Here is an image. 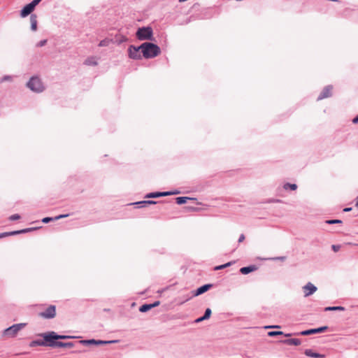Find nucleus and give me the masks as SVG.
<instances>
[{"label": "nucleus", "mask_w": 358, "mask_h": 358, "mask_svg": "<svg viewBox=\"0 0 358 358\" xmlns=\"http://www.w3.org/2000/svg\"><path fill=\"white\" fill-rule=\"evenodd\" d=\"M142 55L145 59H151L161 53L160 48L155 43L144 42L140 45Z\"/></svg>", "instance_id": "obj_1"}, {"label": "nucleus", "mask_w": 358, "mask_h": 358, "mask_svg": "<svg viewBox=\"0 0 358 358\" xmlns=\"http://www.w3.org/2000/svg\"><path fill=\"white\" fill-rule=\"evenodd\" d=\"M26 87L35 93H41L45 90V86L41 78L36 76L30 78Z\"/></svg>", "instance_id": "obj_2"}, {"label": "nucleus", "mask_w": 358, "mask_h": 358, "mask_svg": "<svg viewBox=\"0 0 358 358\" xmlns=\"http://www.w3.org/2000/svg\"><path fill=\"white\" fill-rule=\"evenodd\" d=\"M136 36L139 41H153L152 28L150 26L139 27L136 33Z\"/></svg>", "instance_id": "obj_3"}, {"label": "nucleus", "mask_w": 358, "mask_h": 358, "mask_svg": "<svg viewBox=\"0 0 358 358\" xmlns=\"http://www.w3.org/2000/svg\"><path fill=\"white\" fill-rule=\"evenodd\" d=\"M39 336L43 338L44 346L55 348L57 347V342L56 339V332L48 331L39 334Z\"/></svg>", "instance_id": "obj_4"}, {"label": "nucleus", "mask_w": 358, "mask_h": 358, "mask_svg": "<svg viewBox=\"0 0 358 358\" xmlns=\"http://www.w3.org/2000/svg\"><path fill=\"white\" fill-rule=\"evenodd\" d=\"M25 325V323L15 324L5 329L2 332V336L8 338H13Z\"/></svg>", "instance_id": "obj_5"}, {"label": "nucleus", "mask_w": 358, "mask_h": 358, "mask_svg": "<svg viewBox=\"0 0 358 358\" xmlns=\"http://www.w3.org/2000/svg\"><path fill=\"white\" fill-rule=\"evenodd\" d=\"M141 48L139 46H135L134 45H130L128 48V55L129 57L132 59H141L142 58V55L140 52Z\"/></svg>", "instance_id": "obj_6"}, {"label": "nucleus", "mask_w": 358, "mask_h": 358, "mask_svg": "<svg viewBox=\"0 0 358 358\" xmlns=\"http://www.w3.org/2000/svg\"><path fill=\"white\" fill-rule=\"evenodd\" d=\"M39 315L44 319H52L56 315V306L50 305L44 311L41 312Z\"/></svg>", "instance_id": "obj_7"}, {"label": "nucleus", "mask_w": 358, "mask_h": 358, "mask_svg": "<svg viewBox=\"0 0 358 358\" xmlns=\"http://www.w3.org/2000/svg\"><path fill=\"white\" fill-rule=\"evenodd\" d=\"M328 328L329 327L327 326H322V327H320L318 328L306 329V330L302 331L301 332H299L296 334L302 335V336H308V335L315 334H320V333H323L325 331H327L328 329Z\"/></svg>", "instance_id": "obj_8"}, {"label": "nucleus", "mask_w": 358, "mask_h": 358, "mask_svg": "<svg viewBox=\"0 0 358 358\" xmlns=\"http://www.w3.org/2000/svg\"><path fill=\"white\" fill-rule=\"evenodd\" d=\"M333 86L329 85L324 87L320 95L317 96V100L320 101L323 99L329 98L332 95Z\"/></svg>", "instance_id": "obj_9"}, {"label": "nucleus", "mask_w": 358, "mask_h": 358, "mask_svg": "<svg viewBox=\"0 0 358 358\" xmlns=\"http://www.w3.org/2000/svg\"><path fill=\"white\" fill-rule=\"evenodd\" d=\"M36 6L31 3V1L25 5L20 10V16L25 17L30 15L35 9Z\"/></svg>", "instance_id": "obj_10"}, {"label": "nucleus", "mask_w": 358, "mask_h": 358, "mask_svg": "<svg viewBox=\"0 0 358 358\" xmlns=\"http://www.w3.org/2000/svg\"><path fill=\"white\" fill-rule=\"evenodd\" d=\"M303 289H304L305 296H309L312 295L317 289V287L311 282H308L305 286H303Z\"/></svg>", "instance_id": "obj_11"}, {"label": "nucleus", "mask_w": 358, "mask_h": 358, "mask_svg": "<svg viewBox=\"0 0 358 358\" xmlns=\"http://www.w3.org/2000/svg\"><path fill=\"white\" fill-rule=\"evenodd\" d=\"M213 287L212 284H205L199 287H198L194 292L193 296H199L207 291H208Z\"/></svg>", "instance_id": "obj_12"}, {"label": "nucleus", "mask_w": 358, "mask_h": 358, "mask_svg": "<svg viewBox=\"0 0 358 358\" xmlns=\"http://www.w3.org/2000/svg\"><path fill=\"white\" fill-rule=\"evenodd\" d=\"M69 216V214H61L55 217H45L41 220L43 223L47 224L52 221H57L62 218H65Z\"/></svg>", "instance_id": "obj_13"}, {"label": "nucleus", "mask_w": 358, "mask_h": 358, "mask_svg": "<svg viewBox=\"0 0 358 358\" xmlns=\"http://www.w3.org/2000/svg\"><path fill=\"white\" fill-rule=\"evenodd\" d=\"M169 193L167 192H150L145 194V199H154V198H159L162 196H169Z\"/></svg>", "instance_id": "obj_14"}, {"label": "nucleus", "mask_w": 358, "mask_h": 358, "mask_svg": "<svg viewBox=\"0 0 358 358\" xmlns=\"http://www.w3.org/2000/svg\"><path fill=\"white\" fill-rule=\"evenodd\" d=\"M257 269V266L256 265H250L248 266H244L240 268L241 273L243 275H248L251 272L255 271Z\"/></svg>", "instance_id": "obj_15"}, {"label": "nucleus", "mask_w": 358, "mask_h": 358, "mask_svg": "<svg viewBox=\"0 0 358 358\" xmlns=\"http://www.w3.org/2000/svg\"><path fill=\"white\" fill-rule=\"evenodd\" d=\"M304 354L307 356V357H313V358H324L325 357V355H323V354H320V353H318V352H313L312 350L310 349H306L304 351Z\"/></svg>", "instance_id": "obj_16"}, {"label": "nucleus", "mask_w": 358, "mask_h": 358, "mask_svg": "<svg viewBox=\"0 0 358 358\" xmlns=\"http://www.w3.org/2000/svg\"><path fill=\"white\" fill-rule=\"evenodd\" d=\"M283 343L287 345H299L301 342V340L298 338H288L282 341Z\"/></svg>", "instance_id": "obj_17"}, {"label": "nucleus", "mask_w": 358, "mask_h": 358, "mask_svg": "<svg viewBox=\"0 0 358 358\" xmlns=\"http://www.w3.org/2000/svg\"><path fill=\"white\" fill-rule=\"evenodd\" d=\"M195 198H190L187 196H178L176 198V202L178 205L185 204L188 200H195Z\"/></svg>", "instance_id": "obj_18"}, {"label": "nucleus", "mask_w": 358, "mask_h": 358, "mask_svg": "<svg viewBox=\"0 0 358 358\" xmlns=\"http://www.w3.org/2000/svg\"><path fill=\"white\" fill-rule=\"evenodd\" d=\"M268 336L270 337H274L277 336L284 335L286 337H290L292 334H285L281 331H271L267 333Z\"/></svg>", "instance_id": "obj_19"}, {"label": "nucleus", "mask_w": 358, "mask_h": 358, "mask_svg": "<svg viewBox=\"0 0 358 358\" xmlns=\"http://www.w3.org/2000/svg\"><path fill=\"white\" fill-rule=\"evenodd\" d=\"M37 17L35 14H31L30 22H31V29L36 31L37 29Z\"/></svg>", "instance_id": "obj_20"}, {"label": "nucleus", "mask_w": 358, "mask_h": 358, "mask_svg": "<svg viewBox=\"0 0 358 358\" xmlns=\"http://www.w3.org/2000/svg\"><path fill=\"white\" fill-rule=\"evenodd\" d=\"M73 346H75V343L73 342L64 343L62 341H58L57 345V347L58 348H73Z\"/></svg>", "instance_id": "obj_21"}, {"label": "nucleus", "mask_w": 358, "mask_h": 358, "mask_svg": "<svg viewBox=\"0 0 358 358\" xmlns=\"http://www.w3.org/2000/svg\"><path fill=\"white\" fill-rule=\"evenodd\" d=\"M283 188L285 190H292V191H294L297 189V185L294 183H289V182H285L284 185H283Z\"/></svg>", "instance_id": "obj_22"}, {"label": "nucleus", "mask_w": 358, "mask_h": 358, "mask_svg": "<svg viewBox=\"0 0 358 358\" xmlns=\"http://www.w3.org/2000/svg\"><path fill=\"white\" fill-rule=\"evenodd\" d=\"M117 340H112V341H102V340H96L95 339V345H106L117 343Z\"/></svg>", "instance_id": "obj_23"}, {"label": "nucleus", "mask_w": 358, "mask_h": 358, "mask_svg": "<svg viewBox=\"0 0 358 358\" xmlns=\"http://www.w3.org/2000/svg\"><path fill=\"white\" fill-rule=\"evenodd\" d=\"M78 343L82 344L83 345H95V339H86V340H80L78 341Z\"/></svg>", "instance_id": "obj_24"}, {"label": "nucleus", "mask_w": 358, "mask_h": 358, "mask_svg": "<svg viewBox=\"0 0 358 358\" xmlns=\"http://www.w3.org/2000/svg\"><path fill=\"white\" fill-rule=\"evenodd\" d=\"M29 346L31 348L36 347V346H44L43 340H40V339L34 340L30 343Z\"/></svg>", "instance_id": "obj_25"}, {"label": "nucleus", "mask_w": 358, "mask_h": 358, "mask_svg": "<svg viewBox=\"0 0 358 358\" xmlns=\"http://www.w3.org/2000/svg\"><path fill=\"white\" fill-rule=\"evenodd\" d=\"M84 64L87 66H96L98 64L97 62L93 57L86 59Z\"/></svg>", "instance_id": "obj_26"}, {"label": "nucleus", "mask_w": 358, "mask_h": 358, "mask_svg": "<svg viewBox=\"0 0 358 358\" xmlns=\"http://www.w3.org/2000/svg\"><path fill=\"white\" fill-rule=\"evenodd\" d=\"M152 309V306L150 303H144L139 308V311L141 313H146Z\"/></svg>", "instance_id": "obj_27"}, {"label": "nucleus", "mask_w": 358, "mask_h": 358, "mask_svg": "<svg viewBox=\"0 0 358 358\" xmlns=\"http://www.w3.org/2000/svg\"><path fill=\"white\" fill-rule=\"evenodd\" d=\"M345 308L343 306H328L324 308L325 311H332V310H344Z\"/></svg>", "instance_id": "obj_28"}, {"label": "nucleus", "mask_w": 358, "mask_h": 358, "mask_svg": "<svg viewBox=\"0 0 358 358\" xmlns=\"http://www.w3.org/2000/svg\"><path fill=\"white\" fill-rule=\"evenodd\" d=\"M14 76H10V75H6L3 76L1 78H0V83H4V82H12L13 80Z\"/></svg>", "instance_id": "obj_29"}, {"label": "nucleus", "mask_w": 358, "mask_h": 358, "mask_svg": "<svg viewBox=\"0 0 358 358\" xmlns=\"http://www.w3.org/2000/svg\"><path fill=\"white\" fill-rule=\"evenodd\" d=\"M76 338V336H67V335H60L56 333V339L57 341H59L58 340H65V339H69V338Z\"/></svg>", "instance_id": "obj_30"}, {"label": "nucleus", "mask_w": 358, "mask_h": 358, "mask_svg": "<svg viewBox=\"0 0 358 358\" xmlns=\"http://www.w3.org/2000/svg\"><path fill=\"white\" fill-rule=\"evenodd\" d=\"M233 264L232 262H227L226 264H221V265H219V266H216L215 268H214V270L215 271H218V270H221V269H224L229 266H231V264Z\"/></svg>", "instance_id": "obj_31"}, {"label": "nucleus", "mask_w": 358, "mask_h": 358, "mask_svg": "<svg viewBox=\"0 0 358 358\" xmlns=\"http://www.w3.org/2000/svg\"><path fill=\"white\" fill-rule=\"evenodd\" d=\"M325 223L327 224H341L342 220L338 219H334V220H327L325 221Z\"/></svg>", "instance_id": "obj_32"}, {"label": "nucleus", "mask_w": 358, "mask_h": 358, "mask_svg": "<svg viewBox=\"0 0 358 358\" xmlns=\"http://www.w3.org/2000/svg\"><path fill=\"white\" fill-rule=\"evenodd\" d=\"M130 205H134L136 208H140L145 207V201H137V202L130 203Z\"/></svg>", "instance_id": "obj_33"}, {"label": "nucleus", "mask_w": 358, "mask_h": 358, "mask_svg": "<svg viewBox=\"0 0 358 358\" xmlns=\"http://www.w3.org/2000/svg\"><path fill=\"white\" fill-rule=\"evenodd\" d=\"M211 313H212L211 309L209 308H206L205 310L204 314L203 315V318L206 319V320L209 319L211 315Z\"/></svg>", "instance_id": "obj_34"}, {"label": "nucleus", "mask_w": 358, "mask_h": 358, "mask_svg": "<svg viewBox=\"0 0 358 358\" xmlns=\"http://www.w3.org/2000/svg\"><path fill=\"white\" fill-rule=\"evenodd\" d=\"M40 228H41V227H40ZM38 229H39V227H30V228H26V229H21V231H22V234H26V233L36 230Z\"/></svg>", "instance_id": "obj_35"}, {"label": "nucleus", "mask_w": 358, "mask_h": 358, "mask_svg": "<svg viewBox=\"0 0 358 358\" xmlns=\"http://www.w3.org/2000/svg\"><path fill=\"white\" fill-rule=\"evenodd\" d=\"M109 44V41L108 39H103V40H101L99 43V47H104V46H107Z\"/></svg>", "instance_id": "obj_36"}, {"label": "nucleus", "mask_w": 358, "mask_h": 358, "mask_svg": "<svg viewBox=\"0 0 358 358\" xmlns=\"http://www.w3.org/2000/svg\"><path fill=\"white\" fill-rule=\"evenodd\" d=\"M8 219L10 221H15L20 219V215L19 214H14L10 215Z\"/></svg>", "instance_id": "obj_37"}, {"label": "nucleus", "mask_w": 358, "mask_h": 358, "mask_svg": "<svg viewBox=\"0 0 358 358\" xmlns=\"http://www.w3.org/2000/svg\"><path fill=\"white\" fill-rule=\"evenodd\" d=\"M46 43H47V40L46 39L41 40L38 43H37L36 47H43L45 45H46Z\"/></svg>", "instance_id": "obj_38"}, {"label": "nucleus", "mask_w": 358, "mask_h": 358, "mask_svg": "<svg viewBox=\"0 0 358 358\" xmlns=\"http://www.w3.org/2000/svg\"><path fill=\"white\" fill-rule=\"evenodd\" d=\"M146 205H152L157 203V201H153V200H144Z\"/></svg>", "instance_id": "obj_39"}, {"label": "nucleus", "mask_w": 358, "mask_h": 358, "mask_svg": "<svg viewBox=\"0 0 358 358\" xmlns=\"http://www.w3.org/2000/svg\"><path fill=\"white\" fill-rule=\"evenodd\" d=\"M331 248L334 252H338L340 250L341 246L339 245H332Z\"/></svg>", "instance_id": "obj_40"}, {"label": "nucleus", "mask_w": 358, "mask_h": 358, "mask_svg": "<svg viewBox=\"0 0 358 358\" xmlns=\"http://www.w3.org/2000/svg\"><path fill=\"white\" fill-rule=\"evenodd\" d=\"M271 259H273V260L285 261L286 259V257H285V256L276 257L272 258Z\"/></svg>", "instance_id": "obj_41"}, {"label": "nucleus", "mask_w": 358, "mask_h": 358, "mask_svg": "<svg viewBox=\"0 0 358 358\" xmlns=\"http://www.w3.org/2000/svg\"><path fill=\"white\" fill-rule=\"evenodd\" d=\"M3 234L4 235V238L10 236H15L13 231L9 232H3Z\"/></svg>", "instance_id": "obj_42"}, {"label": "nucleus", "mask_w": 358, "mask_h": 358, "mask_svg": "<svg viewBox=\"0 0 358 358\" xmlns=\"http://www.w3.org/2000/svg\"><path fill=\"white\" fill-rule=\"evenodd\" d=\"M167 192L169 193V196H171V195H176V194H180V191L178 190H175V191H167Z\"/></svg>", "instance_id": "obj_43"}, {"label": "nucleus", "mask_w": 358, "mask_h": 358, "mask_svg": "<svg viewBox=\"0 0 358 358\" xmlns=\"http://www.w3.org/2000/svg\"><path fill=\"white\" fill-rule=\"evenodd\" d=\"M150 304L152 306V308H155V307L158 306L160 304V301H156L154 303H150Z\"/></svg>", "instance_id": "obj_44"}, {"label": "nucleus", "mask_w": 358, "mask_h": 358, "mask_svg": "<svg viewBox=\"0 0 358 358\" xmlns=\"http://www.w3.org/2000/svg\"><path fill=\"white\" fill-rule=\"evenodd\" d=\"M203 320H206V319H203V316L200 317H198L197 319L195 320L194 322L195 323H199V322H201Z\"/></svg>", "instance_id": "obj_45"}, {"label": "nucleus", "mask_w": 358, "mask_h": 358, "mask_svg": "<svg viewBox=\"0 0 358 358\" xmlns=\"http://www.w3.org/2000/svg\"><path fill=\"white\" fill-rule=\"evenodd\" d=\"M280 327L278 325H269V326H265V329H271V328H280Z\"/></svg>", "instance_id": "obj_46"}, {"label": "nucleus", "mask_w": 358, "mask_h": 358, "mask_svg": "<svg viewBox=\"0 0 358 358\" xmlns=\"http://www.w3.org/2000/svg\"><path fill=\"white\" fill-rule=\"evenodd\" d=\"M245 240V236L244 234H241L240 236H239V238H238V243H241L243 242V241Z\"/></svg>", "instance_id": "obj_47"}, {"label": "nucleus", "mask_w": 358, "mask_h": 358, "mask_svg": "<svg viewBox=\"0 0 358 358\" xmlns=\"http://www.w3.org/2000/svg\"><path fill=\"white\" fill-rule=\"evenodd\" d=\"M42 0H33L31 3L36 6Z\"/></svg>", "instance_id": "obj_48"}, {"label": "nucleus", "mask_w": 358, "mask_h": 358, "mask_svg": "<svg viewBox=\"0 0 358 358\" xmlns=\"http://www.w3.org/2000/svg\"><path fill=\"white\" fill-rule=\"evenodd\" d=\"M352 122L354 124H358V115L353 118Z\"/></svg>", "instance_id": "obj_49"}, {"label": "nucleus", "mask_w": 358, "mask_h": 358, "mask_svg": "<svg viewBox=\"0 0 358 358\" xmlns=\"http://www.w3.org/2000/svg\"><path fill=\"white\" fill-rule=\"evenodd\" d=\"M352 210V207H346L343 209V211L344 212H350Z\"/></svg>", "instance_id": "obj_50"}, {"label": "nucleus", "mask_w": 358, "mask_h": 358, "mask_svg": "<svg viewBox=\"0 0 358 358\" xmlns=\"http://www.w3.org/2000/svg\"><path fill=\"white\" fill-rule=\"evenodd\" d=\"M268 202H270V203H271V202H277V203H279V202H281V201H280V199H271V200H269V201H268Z\"/></svg>", "instance_id": "obj_51"}, {"label": "nucleus", "mask_w": 358, "mask_h": 358, "mask_svg": "<svg viewBox=\"0 0 358 358\" xmlns=\"http://www.w3.org/2000/svg\"><path fill=\"white\" fill-rule=\"evenodd\" d=\"M14 231L15 235H18V234H22V231H21V229L20 230H17V231Z\"/></svg>", "instance_id": "obj_52"}, {"label": "nucleus", "mask_w": 358, "mask_h": 358, "mask_svg": "<svg viewBox=\"0 0 358 358\" xmlns=\"http://www.w3.org/2000/svg\"><path fill=\"white\" fill-rule=\"evenodd\" d=\"M356 200H357V202H356L355 206L358 208V196H357Z\"/></svg>", "instance_id": "obj_53"}, {"label": "nucleus", "mask_w": 358, "mask_h": 358, "mask_svg": "<svg viewBox=\"0 0 358 358\" xmlns=\"http://www.w3.org/2000/svg\"><path fill=\"white\" fill-rule=\"evenodd\" d=\"M4 238V235L3 234V233H1L0 234V238Z\"/></svg>", "instance_id": "obj_54"}]
</instances>
